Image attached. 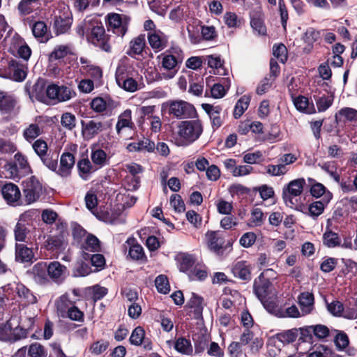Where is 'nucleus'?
<instances>
[{"instance_id":"1","label":"nucleus","mask_w":357,"mask_h":357,"mask_svg":"<svg viewBox=\"0 0 357 357\" xmlns=\"http://www.w3.org/2000/svg\"><path fill=\"white\" fill-rule=\"evenodd\" d=\"M202 132L203 126L199 119L183 121L178 126V135L185 144H190L196 141Z\"/></svg>"},{"instance_id":"2","label":"nucleus","mask_w":357,"mask_h":357,"mask_svg":"<svg viewBox=\"0 0 357 357\" xmlns=\"http://www.w3.org/2000/svg\"><path fill=\"white\" fill-rule=\"evenodd\" d=\"M89 32L90 35L88 36L89 42L106 52H111L110 37L105 33L104 26L101 22L97 19H93Z\"/></svg>"},{"instance_id":"3","label":"nucleus","mask_w":357,"mask_h":357,"mask_svg":"<svg viewBox=\"0 0 357 357\" xmlns=\"http://www.w3.org/2000/svg\"><path fill=\"white\" fill-rule=\"evenodd\" d=\"M305 185V180L300 178L291 181L282 189V199L287 206L295 208L298 205L297 197L300 196Z\"/></svg>"},{"instance_id":"4","label":"nucleus","mask_w":357,"mask_h":357,"mask_svg":"<svg viewBox=\"0 0 357 357\" xmlns=\"http://www.w3.org/2000/svg\"><path fill=\"white\" fill-rule=\"evenodd\" d=\"M24 204H31L39 199L43 194V185L38 178L32 176L24 181Z\"/></svg>"},{"instance_id":"5","label":"nucleus","mask_w":357,"mask_h":357,"mask_svg":"<svg viewBox=\"0 0 357 357\" xmlns=\"http://www.w3.org/2000/svg\"><path fill=\"white\" fill-rule=\"evenodd\" d=\"M46 96L51 100L66 102L75 97L76 92L70 84L59 85L53 83L46 87Z\"/></svg>"},{"instance_id":"6","label":"nucleus","mask_w":357,"mask_h":357,"mask_svg":"<svg viewBox=\"0 0 357 357\" xmlns=\"http://www.w3.org/2000/svg\"><path fill=\"white\" fill-rule=\"evenodd\" d=\"M0 190L8 204L14 206L24 205L20 190L15 183L0 181Z\"/></svg>"},{"instance_id":"7","label":"nucleus","mask_w":357,"mask_h":357,"mask_svg":"<svg viewBox=\"0 0 357 357\" xmlns=\"http://www.w3.org/2000/svg\"><path fill=\"white\" fill-rule=\"evenodd\" d=\"M169 114L181 119L193 118L197 112L192 104L184 100H174L169 103Z\"/></svg>"},{"instance_id":"8","label":"nucleus","mask_w":357,"mask_h":357,"mask_svg":"<svg viewBox=\"0 0 357 357\" xmlns=\"http://www.w3.org/2000/svg\"><path fill=\"white\" fill-rule=\"evenodd\" d=\"M108 29L119 36H123L128 31L129 17L118 13H109L107 16Z\"/></svg>"},{"instance_id":"9","label":"nucleus","mask_w":357,"mask_h":357,"mask_svg":"<svg viewBox=\"0 0 357 357\" xmlns=\"http://www.w3.org/2000/svg\"><path fill=\"white\" fill-rule=\"evenodd\" d=\"M208 249L218 255H223L224 250L231 244L225 245V236L220 231H208L206 234Z\"/></svg>"},{"instance_id":"10","label":"nucleus","mask_w":357,"mask_h":357,"mask_svg":"<svg viewBox=\"0 0 357 357\" xmlns=\"http://www.w3.org/2000/svg\"><path fill=\"white\" fill-rule=\"evenodd\" d=\"M73 22L72 14L69 9L59 10L54 15V29L56 35L66 33Z\"/></svg>"},{"instance_id":"11","label":"nucleus","mask_w":357,"mask_h":357,"mask_svg":"<svg viewBox=\"0 0 357 357\" xmlns=\"http://www.w3.org/2000/svg\"><path fill=\"white\" fill-rule=\"evenodd\" d=\"M15 261L21 264H33L36 261L35 254L33 248H29L26 244L16 243L15 252Z\"/></svg>"},{"instance_id":"12","label":"nucleus","mask_w":357,"mask_h":357,"mask_svg":"<svg viewBox=\"0 0 357 357\" xmlns=\"http://www.w3.org/2000/svg\"><path fill=\"white\" fill-rule=\"evenodd\" d=\"M75 163V155L70 152H64L60 158V165L57 167L56 174L62 178H67L71 175L73 168Z\"/></svg>"},{"instance_id":"13","label":"nucleus","mask_w":357,"mask_h":357,"mask_svg":"<svg viewBox=\"0 0 357 357\" xmlns=\"http://www.w3.org/2000/svg\"><path fill=\"white\" fill-rule=\"evenodd\" d=\"M67 275V268L59 261H53L47 264V275L55 283L62 282Z\"/></svg>"},{"instance_id":"14","label":"nucleus","mask_w":357,"mask_h":357,"mask_svg":"<svg viewBox=\"0 0 357 357\" xmlns=\"http://www.w3.org/2000/svg\"><path fill=\"white\" fill-rule=\"evenodd\" d=\"M15 286L19 303L24 306L33 305L37 303L38 299L36 296L24 284L18 282Z\"/></svg>"},{"instance_id":"15","label":"nucleus","mask_w":357,"mask_h":357,"mask_svg":"<svg viewBox=\"0 0 357 357\" xmlns=\"http://www.w3.org/2000/svg\"><path fill=\"white\" fill-rule=\"evenodd\" d=\"M202 107L209 116L213 130L220 128L223 123V119L221 117L222 107L220 105L214 106L208 103L202 104Z\"/></svg>"},{"instance_id":"16","label":"nucleus","mask_w":357,"mask_h":357,"mask_svg":"<svg viewBox=\"0 0 357 357\" xmlns=\"http://www.w3.org/2000/svg\"><path fill=\"white\" fill-rule=\"evenodd\" d=\"M135 242V239L134 238H128L127 239L126 243L130 246L127 257H130V259L139 261L140 263L146 262L147 257L144 253L143 247L140 244Z\"/></svg>"},{"instance_id":"17","label":"nucleus","mask_w":357,"mask_h":357,"mask_svg":"<svg viewBox=\"0 0 357 357\" xmlns=\"http://www.w3.org/2000/svg\"><path fill=\"white\" fill-rule=\"evenodd\" d=\"M10 48L17 49L18 56L24 61H28L31 54V48L17 33H15L12 37Z\"/></svg>"},{"instance_id":"18","label":"nucleus","mask_w":357,"mask_h":357,"mask_svg":"<svg viewBox=\"0 0 357 357\" xmlns=\"http://www.w3.org/2000/svg\"><path fill=\"white\" fill-rule=\"evenodd\" d=\"M148 41L151 48L155 51L162 50L167 46L168 38L159 30L153 31L148 33Z\"/></svg>"},{"instance_id":"19","label":"nucleus","mask_w":357,"mask_h":357,"mask_svg":"<svg viewBox=\"0 0 357 357\" xmlns=\"http://www.w3.org/2000/svg\"><path fill=\"white\" fill-rule=\"evenodd\" d=\"M270 286V281L264 276L263 273H261L259 276L255 280L253 289L255 295L259 301L268 296V289Z\"/></svg>"},{"instance_id":"20","label":"nucleus","mask_w":357,"mask_h":357,"mask_svg":"<svg viewBox=\"0 0 357 357\" xmlns=\"http://www.w3.org/2000/svg\"><path fill=\"white\" fill-rule=\"evenodd\" d=\"M137 75L138 73L132 65L126 62H121L119 63L116 70V83H119L124 79L135 77Z\"/></svg>"},{"instance_id":"21","label":"nucleus","mask_w":357,"mask_h":357,"mask_svg":"<svg viewBox=\"0 0 357 357\" xmlns=\"http://www.w3.org/2000/svg\"><path fill=\"white\" fill-rule=\"evenodd\" d=\"M82 132L84 137L91 139L103 130V123L100 121L90 120L88 122L81 121Z\"/></svg>"},{"instance_id":"22","label":"nucleus","mask_w":357,"mask_h":357,"mask_svg":"<svg viewBox=\"0 0 357 357\" xmlns=\"http://www.w3.org/2000/svg\"><path fill=\"white\" fill-rule=\"evenodd\" d=\"M32 228L31 224L20 218L13 229L15 240L18 242H26Z\"/></svg>"},{"instance_id":"23","label":"nucleus","mask_w":357,"mask_h":357,"mask_svg":"<svg viewBox=\"0 0 357 357\" xmlns=\"http://www.w3.org/2000/svg\"><path fill=\"white\" fill-rule=\"evenodd\" d=\"M31 30L34 37L40 43H47L52 38L51 32L43 21L35 22L32 25Z\"/></svg>"},{"instance_id":"24","label":"nucleus","mask_w":357,"mask_h":357,"mask_svg":"<svg viewBox=\"0 0 357 357\" xmlns=\"http://www.w3.org/2000/svg\"><path fill=\"white\" fill-rule=\"evenodd\" d=\"M313 98L319 112L327 110L333 105L334 100V96L332 93L325 94L322 93L320 91H316Z\"/></svg>"},{"instance_id":"25","label":"nucleus","mask_w":357,"mask_h":357,"mask_svg":"<svg viewBox=\"0 0 357 357\" xmlns=\"http://www.w3.org/2000/svg\"><path fill=\"white\" fill-rule=\"evenodd\" d=\"M298 300L302 316L309 314L312 312L314 298L312 293L307 291L303 292L298 296Z\"/></svg>"},{"instance_id":"26","label":"nucleus","mask_w":357,"mask_h":357,"mask_svg":"<svg viewBox=\"0 0 357 357\" xmlns=\"http://www.w3.org/2000/svg\"><path fill=\"white\" fill-rule=\"evenodd\" d=\"M336 122L343 121L344 123L348 121L357 126V109L351 107H343L340 109L335 115Z\"/></svg>"},{"instance_id":"27","label":"nucleus","mask_w":357,"mask_h":357,"mask_svg":"<svg viewBox=\"0 0 357 357\" xmlns=\"http://www.w3.org/2000/svg\"><path fill=\"white\" fill-rule=\"evenodd\" d=\"M78 174L84 181L91 178V174L97 169L89 158L80 159L77 163Z\"/></svg>"},{"instance_id":"28","label":"nucleus","mask_w":357,"mask_h":357,"mask_svg":"<svg viewBox=\"0 0 357 357\" xmlns=\"http://www.w3.org/2000/svg\"><path fill=\"white\" fill-rule=\"evenodd\" d=\"M32 273L35 281L40 284L48 283L49 280L47 275V264L40 261L36 264L32 268Z\"/></svg>"},{"instance_id":"29","label":"nucleus","mask_w":357,"mask_h":357,"mask_svg":"<svg viewBox=\"0 0 357 357\" xmlns=\"http://www.w3.org/2000/svg\"><path fill=\"white\" fill-rule=\"evenodd\" d=\"M333 198L332 193H327L325 199H321L320 201H316L310 204L308 206V211L310 216L313 218H317L320 215L329 203V202Z\"/></svg>"},{"instance_id":"30","label":"nucleus","mask_w":357,"mask_h":357,"mask_svg":"<svg viewBox=\"0 0 357 357\" xmlns=\"http://www.w3.org/2000/svg\"><path fill=\"white\" fill-rule=\"evenodd\" d=\"M71 54L69 46L61 45L54 47V50L49 55L50 62L57 61V63L61 64L64 62V59Z\"/></svg>"},{"instance_id":"31","label":"nucleus","mask_w":357,"mask_h":357,"mask_svg":"<svg viewBox=\"0 0 357 357\" xmlns=\"http://www.w3.org/2000/svg\"><path fill=\"white\" fill-rule=\"evenodd\" d=\"M91 158L97 169L102 168L109 165L110 156L102 149H97L93 150L91 153Z\"/></svg>"},{"instance_id":"32","label":"nucleus","mask_w":357,"mask_h":357,"mask_svg":"<svg viewBox=\"0 0 357 357\" xmlns=\"http://www.w3.org/2000/svg\"><path fill=\"white\" fill-rule=\"evenodd\" d=\"M8 67L10 72L13 73V78L15 81L22 82L25 79L26 67L24 64L20 63L16 60H11Z\"/></svg>"},{"instance_id":"33","label":"nucleus","mask_w":357,"mask_h":357,"mask_svg":"<svg viewBox=\"0 0 357 357\" xmlns=\"http://www.w3.org/2000/svg\"><path fill=\"white\" fill-rule=\"evenodd\" d=\"M15 105L16 100L13 96L0 91V112L9 114L14 109Z\"/></svg>"},{"instance_id":"34","label":"nucleus","mask_w":357,"mask_h":357,"mask_svg":"<svg viewBox=\"0 0 357 357\" xmlns=\"http://www.w3.org/2000/svg\"><path fill=\"white\" fill-rule=\"evenodd\" d=\"M323 245L328 248H334L341 245V238L337 233L333 231L328 227L322 236Z\"/></svg>"},{"instance_id":"35","label":"nucleus","mask_w":357,"mask_h":357,"mask_svg":"<svg viewBox=\"0 0 357 357\" xmlns=\"http://www.w3.org/2000/svg\"><path fill=\"white\" fill-rule=\"evenodd\" d=\"M234 275L243 280H250L251 278L250 268L245 261L236 262L232 267Z\"/></svg>"},{"instance_id":"36","label":"nucleus","mask_w":357,"mask_h":357,"mask_svg":"<svg viewBox=\"0 0 357 357\" xmlns=\"http://www.w3.org/2000/svg\"><path fill=\"white\" fill-rule=\"evenodd\" d=\"M134 123L132 121V112L130 109H126L118 117L116 124L117 134H120L122 129L126 128H132Z\"/></svg>"},{"instance_id":"37","label":"nucleus","mask_w":357,"mask_h":357,"mask_svg":"<svg viewBox=\"0 0 357 357\" xmlns=\"http://www.w3.org/2000/svg\"><path fill=\"white\" fill-rule=\"evenodd\" d=\"M82 249L84 252L89 251L91 252H98L101 251V242L93 234H88L86 237L82 244Z\"/></svg>"},{"instance_id":"38","label":"nucleus","mask_w":357,"mask_h":357,"mask_svg":"<svg viewBox=\"0 0 357 357\" xmlns=\"http://www.w3.org/2000/svg\"><path fill=\"white\" fill-rule=\"evenodd\" d=\"M146 45L145 35L140 34L130 42V49L127 54L130 56L142 53Z\"/></svg>"},{"instance_id":"39","label":"nucleus","mask_w":357,"mask_h":357,"mask_svg":"<svg viewBox=\"0 0 357 357\" xmlns=\"http://www.w3.org/2000/svg\"><path fill=\"white\" fill-rule=\"evenodd\" d=\"M26 91H28L31 98H35L40 100L43 97L44 91H46L45 80L43 79H38L31 87L26 84Z\"/></svg>"},{"instance_id":"40","label":"nucleus","mask_w":357,"mask_h":357,"mask_svg":"<svg viewBox=\"0 0 357 357\" xmlns=\"http://www.w3.org/2000/svg\"><path fill=\"white\" fill-rule=\"evenodd\" d=\"M294 104L296 108L301 112L310 114L316 112L314 104L310 103L308 98L305 96H299L294 98Z\"/></svg>"},{"instance_id":"41","label":"nucleus","mask_w":357,"mask_h":357,"mask_svg":"<svg viewBox=\"0 0 357 357\" xmlns=\"http://www.w3.org/2000/svg\"><path fill=\"white\" fill-rule=\"evenodd\" d=\"M43 133V129L36 123L29 124L23 131L24 138L29 142H32Z\"/></svg>"},{"instance_id":"42","label":"nucleus","mask_w":357,"mask_h":357,"mask_svg":"<svg viewBox=\"0 0 357 357\" xmlns=\"http://www.w3.org/2000/svg\"><path fill=\"white\" fill-rule=\"evenodd\" d=\"M298 330L297 328H292L277 333L275 337L283 344H289L294 342L298 337Z\"/></svg>"},{"instance_id":"43","label":"nucleus","mask_w":357,"mask_h":357,"mask_svg":"<svg viewBox=\"0 0 357 357\" xmlns=\"http://www.w3.org/2000/svg\"><path fill=\"white\" fill-rule=\"evenodd\" d=\"M83 258L85 260L91 261V265L96 267V271L103 268L105 265V259L102 254L96 253L91 255L87 252H84Z\"/></svg>"},{"instance_id":"44","label":"nucleus","mask_w":357,"mask_h":357,"mask_svg":"<svg viewBox=\"0 0 357 357\" xmlns=\"http://www.w3.org/2000/svg\"><path fill=\"white\" fill-rule=\"evenodd\" d=\"M73 305H75V302L70 301L68 295L61 296L56 303V309L59 316L64 318V314Z\"/></svg>"},{"instance_id":"45","label":"nucleus","mask_w":357,"mask_h":357,"mask_svg":"<svg viewBox=\"0 0 357 357\" xmlns=\"http://www.w3.org/2000/svg\"><path fill=\"white\" fill-rule=\"evenodd\" d=\"M202 301L203 298L201 296L192 293V297L188 303V307L193 309L192 312L196 318H199L202 314Z\"/></svg>"},{"instance_id":"46","label":"nucleus","mask_w":357,"mask_h":357,"mask_svg":"<svg viewBox=\"0 0 357 357\" xmlns=\"http://www.w3.org/2000/svg\"><path fill=\"white\" fill-rule=\"evenodd\" d=\"M250 102L249 96H243L236 103L234 109V117L237 119H239L244 112L248 109Z\"/></svg>"},{"instance_id":"47","label":"nucleus","mask_w":357,"mask_h":357,"mask_svg":"<svg viewBox=\"0 0 357 357\" xmlns=\"http://www.w3.org/2000/svg\"><path fill=\"white\" fill-rule=\"evenodd\" d=\"M174 349L178 352L185 355H190L192 353L191 342L185 337H179L176 340Z\"/></svg>"},{"instance_id":"48","label":"nucleus","mask_w":357,"mask_h":357,"mask_svg":"<svg viewBox=\"0 0 357 357\" xmlns=\"http://www.w3.org/2000/svg\"><path fill=\"white\" fill-rule=\"evenodd\" d=\"M61 125L67 130H73L77 125V118L71 112H64L61 116Z\"/></svg>"},{"instance_id":"49","label":"nucleus","mask_w":357,"mask_h":357,"mask_svg":"<svg viewBox=\"0 0 357 357\" xmlns=\"http://www.w3.org/2000/svg\"><path fill=\"white\" fill-rule=\"evenodd\" d=\"M47 351L45 347L38 342L31 344L27 350L28 357H47Z\"/></svg>"},{"instance_id":"50","label":"nucleus","mask_w":357,"mask_h":357,"mask_svg":"<svg viewBox=\"0 0 357 357\" xmlns=\"http://www.w3.org/2000/svg\"><path fill=\"white\" fill-rule=\"evenodd\" d=\"M260 301L268 312L278 317L281 307L276 303L275 298L268 296Z\"/></svg>"},{"instance_id":"51","label":"nucleus","mask_w":357,"mask_h":357,"mask_svg":"<svg viewBox=\"0 0 357 357\" xmlns=\"http://www.w3.org/2000/svg\"><path fill=\"white\" fill-rule=\"evenodd\" d=\"M15 161L22 174H28L31 172L30 165L25 155L21 153H17L14 155Z\"/></svg>"},{"instance_id":"52","label":"nucleus","mask_w":357,"mask_h":357,"mask_svg":"<svg viewBox=\"0 0 357 357\" xmlns=\"http://www.w3.org/2000/svg\"><path fill=\"white\" fill-rule=\"evenodd\" d=\"M155 285L158 292L161 294H166L170 291L168 278L165 275H160L156 277L155 280Z\"/></svg>"},{"instance_id":"53","label":"nucleus","mask_w":357,"mask_h":357,"mask_svg":"<svg viewBox=\"0 0 357 357\" xmlns=\"http://www.w3.org/2000/svg\"><path fill=\"white\" fill-rule=\"evenodd\" d=\"M145 336V331L142 326L136 327L132 332L129 338L130 343L132 345L139 346Z\"/></svg>"},{"instance_id":"54","label":"nucleus","mask_w":357,"mask_h":357,"mask_svg":"<svg viewBox=\"0 0 357 357\" xmlns=\"http://www.w3.org/2000/svg\"><path fill=\"white\" fill-rule=\"evenodd\" d=\"M273 54L281 63H284L287 60V49L286 46L282 43L273 45Z\"/></svg>"},{"instance_id":"55","label":"nucleus","mask_w":357,"mask_h":357,"mask_svg":"<svg viewBox=\"0 0 357 357\" xmlns=\"http://www.w3.org/2000/svg\"><path fill=\"white\" fill-rule=\"evenodd\" d=\"M3 168L6 171V177L13 179L20 178L21 177L22 173L20 172L16 162H8L4 165Z\"/></svg>"},{"instance_id":"56","label":"nucleus","mask_w":357,"mask_h":357,"mask_svg":"<svg viewBox=\"0 0 357 357\" xmlns=\"http://www.w3.org/2000/svg\"><path fill=\"white\" fill-rule=\"evenodd\" d=\"M40 158L46 167L56 173L58 167V155L54 156V155L47 153Z\"/></svg>"},{"instance_id":"57","label":"nucleus","mask_w":357,"mask_h":357,"mask_svg":"<svg viewBox=\"0 0 357 357\" xmlns=\"http://www.w3.org/2000/svg\"><path fill=\"white\" fill-rule=\"evenodd\" d=\"M67 317L72 321L83 322L84 320V314L77 306L73 305L64 314V318Z\"/></svg>"},{"instance_id":"58","label":"nucleus","mask_w":357,"mask_h":357,"mask_svg":"<svg viewBox=\"0 0 357 357\" xmlns=\"http://www.w3.org/2000/svg\"><path fill=\"white\" fill-rule=\"evenodd\" d=\"M0 340L12 342V324L10 321L0 324Z\"/></svg>"},{"instance_id":"59","label":"nucleus","mask_w":357,"mask_h":357,"mask_svg":"<svg viewBox=\"0 0 357 357\" xmlns=\"http://www.w3.org/2000/svg\"><path fill=\"white\" fill-rule=\"evenodd\" d=\"M301 316H302V313L300 312L298 307L295 305H292L291 306L287 307L285 310H283L281 307L278 317L298 318Z\"/></svg>"},{"instance_id":"60","label":"nucleus","mask_w":357,"mask_h":357,"mask_svg":"<svg viewBox=\"0 0 357 357\" xmlns=\"http://www.w3.org/2000/svg\"><path fill=\"white\" fill-rule=\"evenodd\" d=\"M117 84L128 92H135L138 90V83L135 77L128 78L117 83Z\"/></svg>"},{"instance_id":"61","label":"nucleus","mask_w":357,"mask_h":357,"mask_svg":"<svg viewBox=\"0 0 357 357\" xmlns=\"http://www.w3.org/2000/svg\"><path fill=\"white\" fill-rule=\"evenodd\" d=\"M91 108L97 113H105L106 114V102L105 98L96 97L93 98L91 103Z\"/></svg>"},{"instance_id":"62","label":"nucleus","mask_w":357,"mask_h":357,"mask_svg":"<svg viewBox=\"0 0 357 357\" xmlns=\"http://www.w3.org/2000/svg\"><path fill=\"white\" fill-rule=\"evenodd\" d=\"M35 153L41 158L47 153L48 146L47 142L41 139H36L32 144Z\"/></svg>"},{"instance_id":"63","label":"nucleus","mask_w":357,"mask_h":357,"mask_svg":"<svg viewBox=\"0 0 357 357\" xmlns=\"http://www.w3.org/2000/svg\"><path fill=\"white\" fill-rule=\"evenodd\" d=\"M195 260L190 255H183L179 261V269L182 272L188 271L194 265Z\"/></svg>"},{"instance_id":"64","label":"nucleus","mask_w":357,"mask_h":357,"mask_svg":"<svg viewBox=\"0 0 357 357\" xmlns=\"http://www.w3.org/2000/svg\"><path fill=\"white\" fill-rule=\"evenodd\" d=\"M250 25L254 31H257L259 35L264 36L266 33V27L264 20L259 17H252Z\"/></svg>"}]
</instances>
